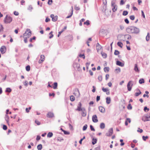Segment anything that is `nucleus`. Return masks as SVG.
I'll list each match as a JSON object with an SVG mask.
<instances>
[{
  "instance_id": "obj_1",
  "label": "nucleus",
  "mask_w": 150,
  "mask_h": 150,
  "mask_svg": "<svg viewBox=\"0 0 150 150\" xmlns=\"http://www.w3.org/2000/svg\"><path fill=\"white\" fill-rule=\"evenodd\" d=\"M31 32L29 29H27L25 32L24 34L23 37L24 38H29L31 35Z\"/></svg>"
},
{
  "instance_id": "obj_2",
  "label": "nucleus",
  "mask_w": 150,
  "mask_h": 150,
  "mask_svg": "<svg viewBox=\"0 0 150 150\" xmlns=\"http://www.w3.org/2000/svg\"><path fill=\"white\" fill-rule=\"evenodd\" d=\"M12 20V18L10 16L6 15L5 17L4 21L5 23H10Z\"/></svg>"
},
{
  "instance_id": "obj_3",
  "label": "nucleus",
  "mask_w": 150,
  "mask_h": 150,
  "mask_svg": "<svg viewBox=\"0 0 150 150\" xmlns=\"http://www.w3.org/2000/svg\"><path fill=\"white\" fill-rule=\"evenodd\" d=\"M150 118V113L146 115L143 116L142 117V120L144 122L146 121H149L150 120L149 118Z\"/></svg>"
},
{
  "instance_id": "obj_4",
  "label": "nucleus",
  "mask_w": 150,
  "mask_h": 150,
  "mask_svg": "<svg viewBox=\"0 0 150 150\" xmlns=\"http://www.w3.org/2000/svg\"><path fill=\"white\" fill-rule=\"evenodd\" d=\"M132 81H129L127 85V87L128 90L129 91H131L132 86L133 85V84L132 83Z\"/></svg>"
},
{
  "instance_id": "obj_5",
  "label": "nucleus",
  "mask_w": 150,
  "mask_h": 150,
  "mask_svg": "<svg viewBox=\"0 0 150 150\" xmlns=\"http://www.w3.org/2000/svg\"><path fill=\"white\" fill-rule=\"evenodd\" d=\"M73 94L77 98L79 97L80 95V93L79 89L76 88L74 89Z\"/></svg>"
},
{
  "instance_id": "obj_6",
  "label": "nucleus",
  "mask_w": 150,
  "mask_h": 150,
  "mask_svg": "<svg viewBox=\"0 0 150 150\" xmlns=\"http://www.w3.org/2000/svg\"><path fill=\"white\" fill-rule=\"evenodd\" d=\"M126 31L129 33H134L133 26H131L129 27L126 29Z\"/></svg>"
},
{
  "instance_id": "obj_7",
  "label": "nucleus",
  "mask_w": 150,
  "mask_h": 150,
  "mask_svg": "<svg viewBox=\"0 0 150 150\" xmlns=\"http://www.w3.org/2000/svg\"><path fill=\"white\" fill-rule=\"evenodd\" d=\"M96 48L97 52L98 53L99 52H100L102 50V47L98 43L97 44Z\"/></svg>"
},
{
  "instance_id": "obj_8",
  "label": "nucleus",
  "mask_w": 150,
  "mask_h": 150,
  "mask_svg": "<svg viewBox=\"0 0 150 150\" xmlns=\"http://www.w3.org/2000/svg\"><path fill=\"white\" fill-rule=\"evenodd\" d=\"M50 17L52 18V20L53 21H56L57 20L58 16H54L53 14L50 15Z\"/></svg>"
},
{
  "instance_id": "obj_9",
  "label": "nucleus",
  "mask_w": 150,
  "mask_h": 150,
  "mask_svg": "<svg viewBox=\"0 0 150 150\" xmlns=\"http://www.w3.org/2000/svg\"><path fill=\"white\" fill-rule=\"evenodd\" d=\"M6 51V48L5 46H2L0 48V51L2 54H4L5 52Z\"/></svg>"
},
{
  "instance_id": "obj_10",
  "label": "nucleus",
  "mask_w": 150,
  "mask_h": 150,
  "mask_svg": "<svg viewBox=\"0 0 150 150\" xmlns=\"http://www.w3.org/2000/svg\"><path fill=\"white\" fill-rule=\"evenodd\" d=\"M133 32L134 33H138L139 32V30L138 28L133 26Z\"/></svg>"
},
{
  "instance_id": "obj_11",
  "label": "nucleus",
  "mask_w": 150,
  "mask_h": 150,
  "mask_svg": "<svg viewBox=\"0 0 150 150\" xmlns=\"http://www.w3.org/2000/svg\"><path fill=\"white\" fill-rule=\"evenodd\" d=\"M92 121L94 122H97L98 120L97 119V117L96 115H93L92 117Z\"/></svg>"
},
{
  "instance_id": "obj_12",
  "label": "nucleus",
  "mask_w": 150,
  "mask_h": 150,
  "mask_svg": "<svg viewBox=\"0 0 150 150\" xmlns=\"http://www.w3.org/2000/svg\"><path fill=\"white\" fill-rule=\"evenodd\" d=\"M81 103L79 102V105L77 107V108L76 109V110L78 111H82L83 109L81 108Z\"/></svg>"
},
{
  "instance_id": "obj_13",
  "label": "nucleus",
  "mask_w": 150,
  "mask_h": 150,
  "mask_svg": "<svg viewBox=\"0 0 150 150\" xmlns=\"http://www.w3.org/2000/svg\"><path fill=\"white\" fill-rule=\"evenodd\" d=\"M102 90L103 92H106V93L107 95H109L110 94L109 90L108 88H103Z\"/></svg>"
},
{
  "instance_id": "obj_14",
  "label": "nucleus",
  "mask_w": 150,
  "mask_h": 150,
  "mask_svg": "<svg viewBox=\"0 0 150 150\" xmlns=\"http://www.w3.org/2000/svg\"><path fill=\"white\" fill-rule=\"evenodd\" d=\"M113 133V130L112 129H111L109 130L108 131V132L106 134V135L107 136H111Z\"/></svg>"
},
{
  "instance_id": "obj_15",
  "label": "nucleus",
  "mask_w": 150,
  "mask_h": 150,
  "mask_svg": "<svg viewBox=\"0 0 150 150\" xmlns=\"http://www.w3.org/2000/svg\"><path fill=\"white\" fill-rule=\"evenodd\" d=\"M112 10L113 11L115 12L116 11L117 9V7L114 5V3L112 4Z\"/></svg>"
},
{
  "instance_id": "obj_16",
  "label": "nucleus",
  "mask_w": 150,
  "mask_h": 150,
  "mask_svg": "<svg viewBox=\"0 0 150 150\" xmlns=\"http://www.w3.org/2000/svg\"><path fill=\"white\" fill-rule=\"evenodd\" d=\"M124 38H125V40H129L131 39V36L127 34L124 35Z\"/></svg>"
},
{
  "instance_id": "obj_17",
  "label": "nucleus",
  "mask_w": 150,
  "mask_h": 150,
  "mask_svg": "<svg viewBox=\"0 0 150 150\" xmlns=\"http://www.w3.org/2000/svg\"><path fill=\"white\" fill-rule=\"evenodd\" d=\"M47 116L49 118L52 117L54 116V114L51 112H49L47 113Z\"/></svg>"
},
{
  "instance_id": "obj_18",
  "label": "nucleus",
  "mask_w": 150,
  "mask_h": 150,
  "mask_svg": "<svg viewBox=\"0 0 150 150\" xmlns=\"http://www.w3.org/2000/svg\"><path fill=\"white\" fill-rule=\"evenodd\" d=\"M128 122L130 123L131 122V120L129 118H127L126 119L125 122V125L127 126L128 125Z\"/></svg>"
},
{
  "instance_id": "obj_19",
  "label": "nucleus",
  "mask_w": 150,
  "mask_h": 150,
  "mask_svg": "<svg viewBox=\"0 0 150 150\" xmlns=\"http://www.w3.org/2000/svg\"><path fill=\"white\" fill-rule=\"evenodd\" d=\"M99 109L100 111L102 112H104L105 111V108L102 106H100L99 107Z\"/></svg>"
},
{
  "instance_id": "obj_20",
  "label": "nucleus",
  "mask_w": 150,
  "mask_h": 150,
  "mask_svg": "<svg viewBox=\"0 0 150 150\" xmlns=\"http://www.w3.org/2000/svg\"><path fill=\"white\" fill-rule=\"evenodd\" d=\"M134 70L135 71L137 72H138L139 71V69L137 67V64H135Z\"/></svg>"
},
{
  "instance_id": "obj_21",
  "label": "nucleus",
  "mask_w": 150,
  "mask_h": 150,
  "mask_svg": "<svg viewBox=\"0 0 150 150\" xmlns=\"http://www.w3.org/2000/svg\"><path fill=\"white\" fill-rule=\"evenodd\" d=\"M57 82H54L53 83V85L52 86V88L54 89H56L57 88Z\"/></svg>"
},
{
  "instance_id": "obj_22",
  "label": "nucleus",
  "mask_w": 150,
  "mask_h": 150,
  "mask_svg": "<svg viewBox=\"0 0 150 150\" xmlns=\"http://www.w3.org/2000/svg\"><path fill=\"white\" fill-rule=\"evenodd\" d=\"M82 112L81 113L83 117H85L86 115V110L84 109L83 110Z\"/></svg>"
},
{
  "instance_id": "obj_23",
  "label": "nucleus",
  "mask_w": 150,
  "mask_h": 150,
  "mask_svg": "<svg viewBox=\"0 0 150 150\" xmlns=\"http://www.w3.org/2000/svg\"><path fill=\"white\" fill-rule=\"evenodd\" d=\"M45 60V58L44 57H41L40 59L38 61V62L39 63H42L43 61H44Z\"/></svg>"
},
{
  "instance_id": "obj_24",
  "label": "nucleus",
  "mask_w": 150,
  "mask_h": 150,
  "mask_svg": "<svg viewBox=\"0 0 150 150\" xmlns=\"http://www.w3.org/2000/svg\"><path fill=\"white\" fill-rule=\"evenodd\" d=\"M106 103L108 104H109L110 103L111 101L110 98V97H107L106 98Z\"/></svg>"
},
{
  "instance_id": "obj_25",
  "label": "nucleus",
  "mask_w": 150,
  "mask_h": 150,
  "mask_svg": "<svg viewBox=\"0 0 150 150\" xmlns=\"http://www.w3.org/2000/svg\"><path fill=\"white\" fill-rule=\"evenodd\" d=\"M121 70L120 68H117V69H115V72L116 73H118L120 72Z\"/></svg>"
},
{
  "instance_id": "obj_26",
  "label": "nucleus",
  "mask_w": 150,
  "mask_h": 150,
  "mask_svg": "<svg viewBox=\"0 0 150 150\" xmlns=\"http://www.w3.org/2000/svg\"><path fill=\"white\" fill-rule=\"evenodd\" d=\"M100 127L102 129H103L105 127V125L103 123H101L100 125Z\"/></svg>"
},
{
  "instance_id": "obj_27",
  "label": "nucleus",
  "mask_w": 150,
  "mask_h": 150,
  "mask_svg": "<svg viewBox=\"0 0 150 150\" xmlns=\"http://www.w3.org/2000/svg\"><path fill=\"white\" fill-rule=\"evenodd\" d=\"M97 140L96 139L93 138L92 140V144L94 145L96 144L97 142Z\"/></svg>"
},
{
  "instance_id": "obj_28",
  "label": "nucleus",
  "mask_w": 150,
  "mask_h": 150,
  "mask_svg": "<svg viewBox=\"0 0 150 150\" xmlns=\"http://www.w3.org/2000/svg\"><path fill=\"white\" fill-rule=\"evenodd\" d=\"M53 32L52 31L49 34V38L50 39H51L53 37V35L52 34Z\"/></svg>"
},
{
  "instance_id": "obj_29",
  "label": "nucleus",
  "mask_w": 150,
  "mask_h": 150,
  "mask_svg": "<svg viewBox=\"0 0 150 150\" xmlns=\"http://www.w3.org/2000/svg\"><path fill=\"white\" fill-rule=\"evenodd\" d=\"M42 148V145L41 144H39L37 146V149L39 150H41Z\"/></svg>"
},
{
  "instance_id": "obj_30",
  "label": "nucleus",
  "mask_w": 150,
  "mask_h": 150,
  "mask_svg": "<svg viewBox=\"0 0 150 150\" xmlns=\"http://www.w3.org/2000/svg\"><path fill=\"white\" fill-rule=\"evenodd\" d=\"M53 136V134L52 132H49L47 135V136L48 137H52Z\"/></svg>"
},
{
  "instance_id": "obj_31",
  "label": "nucleus",
  "mask_w": 150,
  "mask_h": 150,
  "mask_svg": "<svg viewBox=\"0 0 150 150\" xmlns=\"http://www.w3.org/2000/svg\"><path fill=\"white\" fill-rule=\"evenodd\" d=\"M70 100L72 101H74L75 100V97H74V96H71L70 97Z\"/></svg>"
},
{
  "instance_id": "obj_32",
  "label": "nucleus",
  "mask_w": 150,
  "mask_h": 150,
  "mask_svg": "<svg viewBox=\"0 0 150 150\" xmlns=\"http://www.w3.org/2000/svg\"><path fill=\"white\" fill-rule=\"evenodd\" d=\"M64 140L62 137H59L57 138V140L59 142H61Z\"/></svg>"
},
{
  "instance_id": "obj_33",
  "label": "nucleus",
  "mask_w": 150,
  "mask_h": 150,
  "mask_svg": "<svg viewBox=\"0 0 150 150\" xmlns=\"http://www.w3.org/2000/svg\"><path fill=\"white\" fill-rule=\"evenodd\" d=\"M144 79H139V83L140 84H142V83H144Z\"/></svg>"
},
{
  "instance_id": "obj_34",
  "label": "nucleus",
  "mask_w": 150,
  "mask_h": 150,
  "mask_svg": "<svg viewBox=\"0 0 150 150\" xmlns=\"http://www.w3.org/2000/svg\"><path fill=\"white\" fill-rule=\"evenodd\" d=\"M109 68L108 67H105L104 68V71L105 72H108L109 71Z\"/></svg>"
},
{
  "instance_id": "obj_35",
  "label": "nucleus",
  "mask_w": 150,
  "mask_h": 150,
  "mask_svg": "<svg viewBox=\"0 0 150 150\" xmlns=\"http://www.w3.org/2000/svg\"><path fill=\"white\" fill-rule=\"evenodd\" d=\"M150 36L149 33H148L146 37V40L147 41H148L149 40Z\"/></svg>"
},
{
  "instance_id": "obj_36",
  "label": "nucleus",
  "mask_w": 150,
  "mask_h": 150,
  "mask_svg": "<svg viewBox=\"0 0 150 150\" xmlns=\"http://www.w3.org/2000/svg\"><path fill=\"white\" fill-rule=\"evenodd\" d=\"M84 24L85 25H88L90 24V22L88 20L86 21V22H84Z\"/></svg>"
},
{
  "instance_id": "obj_37",
  "label": "nucleus",
  "mask_w": 150,
  "mask_h": 150,
  "mask_svg": "<svg viewBox=\"0 0 150 150\" xmlns=\"http://www.w3.org/2000/svg\"><path fill=\"white\" fill-rule=\"evenodd\" d=\"M142 93V92L141 91H139V92H137L135 93V96H138L140 94H141Z\"/></svg>"
},
{
  "instance_id": "obj_38",
  "label": "nucleus",
  "mask_w": 150,
  "mask_h": 150,
  "mask_svg": "<svg viewBox=\"0 0 150 150\" xmlns=\"http://www.w3.org/2000/svg\"><path fill=\"white\" fill-rule=\"evenodd\" d=\"M128 13V11H124L122 13V15L124 16H126L127 15Z\"/></svg>"
},
{
  "instance_id": "obj_39",
  "label": "nucleus",
  "mask_w": 150,
  "mask_h": 150,
  "mask_svg": "<svg viewBox=\"0 0 150 150\" xmlns=\"http://www.w3.org/2000/svg\"><path fill=\"white\" fill-rule=\"evenodd\" d=\"M119 52L117 50H115L114 52V54L115 55H117L119 54Z\"/></svg>"
},
{
  "instance_id": "obj_40",
  "label": "nucleus",
  "mask_w": 150,
  "mask_h": 150,
  "mask_svg": "<svg viewBox=\"0 0 150 150\" xmlns=\"http://www.w3.org/2000/svg\"><path fill=\"white\" fill-rule=\"evenodd\" d=\"M127 109H128V110H131L132 109V107L131 105V104L130 103H129L127 107Z\"/></svg>"
},
{
  "instance_id": "obj_41",
  "label": "nucleus",
  "mask_w": 150,
  "mask_h": 150,
  "mask_svg": "<svg viewBox=\"0 0 150 150\" xmlns=\"http://www.w3.org/2000/svg\"><path fill=\"white\" fill-rule=\"evenodd\" d=\"M31 107H29L28 108H26L25 109V111L27 113H28L30 111V110L31 109Z\"/></svg>"
},
{
  "instance_id": "obj_42",
  "label": "nucleus",
  "mask_w": 150,
  "mask_h": 150,
  "mask_svg": "<svg viewBox=\"0 0 150 150\" xmlns=\"http://www.w3.org/2000/svg\"><path fill=\"white\" fill-rule=\"evenodd\" d=\"M26 70L27 71H29L30 70V66L28 65L26 67Z\"/></svg>"
},
{
  "instance_id": "obj_43",
  "label": "nucleus",
  "mask_w": 150,
  "mask_h": 150,
  "mask_svg": "<svg viewBox=\"0 0 150 150\" xmlns=\"http://www.w3.org/2000/svg\"><path fill=\"white\" fill-rule=\"evenodd\" d=\"M116 64L117 65L122 66V64L121 62L119 61H117L116 62Z\"/></svg>"
},
{
  "instance_id": "obj_44",
  "label": "nucleus",
  "mask_w": 150,
  "mask_h": 150,
  "mask_svg": "<svg viewBox=\"0 0 150 150\" xmlns=\"http://www.w3.org/2000/svg\"><path fill=\"white\" fill-rule=\"evenodd\" d=\"M100 52H101V54L102 56H106L107 55L106 53L103 52L102 51Z\"/></svg>"
},
{
  "instance_id": "obj_45",
  "label": "nucleus",
  "mask_w": 150,
  "mask_h": 150,
  "mask_svg": "<svg viewBox=\"0 0 150 150\" xmlns=\"http://www.w3.org/2000/svg\"><path fill=\"white\" fill-rule=\"evenodd\" d=\"M130 19L132 20H133L134 19L135 16L134 15L130 16H129Z\"/></svg>"
},
{
  "instance_id": "obj_46",
  "label": "nucleus",
  "mask_w": 150,
  "mask_h": 150,
  "mask_svg": "<svg viewBox=\"0 0 150 150\" xmlns=\"http://www.w3.org/2000/svg\"><path fill=\"white\" fill-rule=\"evenodd\" d=\"M149 110V109L148 108L146 107H145L144 108V110L146 112H147Z\"/></svg>"
},
{
  "instance_id": "obj_47",
  "label": "nucleus",
  "mask_w": 150,
  "mask_h": 150,
  "mask_svg": "<svg viewBox=\"0 0 150 150\" xmlns=\"http://www.w3.org/2000/svg\"><path fill=\"white\" fill-rule=\"evenodd\" d=\"M35 122L38 125H40V122L37 120H35Z\"/></svg>"
},
{
  "instance_id": "obj_48",
  "label": "nucleus",
  "mask_w": 150,
  "mask_h": 150,
  "mask_svg": "<svg viewBox=\"0 0 150 150\" xmlns=\"http://www.w3.org/2000/svg\"><path fill=\"white\" fill-rule=\"evenodd\" d=\"M87 126L86 125H85L83 126V131H85L87 129Z\"/></svg>"
},
{
  "instance_id": "obj_49",
  "label": "nucleus",
  "mask_w": 150,
  "mask_h": 150,
  "mask_svg": "<svg viewBox=\"0 0 150 150\" xmlns=\"http://www.w3.org/2000/svg\"><path fill=\"white\" fill-rule=\"evenodd\" d=\"M148 137L147 136H142V138L144 141H146V139L148 138Z\"/></svg>"
},
{
  "instance_id": "obj_50",
  "label": "nucleus",
  "mask_w": 150,
  "mask_h": 150,
  "mask_svg": "<svg viewBox=\"0 0 150 150\" xmlns=\"http://www.w3.org/2000/svg\"><path fill=\"white\" fill-rule=\"evenodd\" d=\"M98 79L100 81H101L102 80V77L101 76H98Z\"/></svg>"
},
{
  "instance_id": "obj_51",
  "label": "nucleus",
  "mask_w": 150,
  "mask_h": 150,
  "mask_svg": "<svg viewBox=\"0 0 150 150\" xmlns=\"http://www.w3.org/2000/svg\"><path fill=\"white\" fill-rule=\"evenodd\" d=\"M117 45L119 46V47H122V43L120 42H117Z\"/></svg>"
},
{
  "instance_id": "obj_52",
  "label": "nucleus",
  "mask_w": 150,
  "mask_h": 150,
  "mask_svg": "<svg viewBox=\"0 0 150 150\" xmlns=\"http://www.w3.org/2000/svg\"><path fill=\"white\" fill-rule=\"evenodd\" d=\"M3 129L6 130L7 129V127L6 125H4L3 127Z\"/></svg>"
},
{
  "instance_id": "obj_53",
  "label": "nucleus",
  "mask_w": 150,
  "mask_h": 150,
  "mask_svg": "<svg viewBox=\"0 0 150 150\" xmlns=\"http://www.w3.org/2000/svg\"><path fill=\"white\" fill-rule=\"evenodd\" d=\"M64 31V30H62V31H60L58 33V37H59L61 33Z\"/></svg>"
},
{
  "instance_id": "obj_54",
  "label": "nucleus",
  "mask_w": 150,
  "mask_h": 150,
  "mask_svg": "<svg viewBox=\"0 0 150 150\" xmlns=\"http://www.w3.org/2000/svg\"><path fill=\"white\" fill-rule=\"evenodd\" d=\"M6 91L8 92H10L11 91V90L10 88H6Z\"/></svg>"
},
{
  "instance_id": "obj_55",
  "label": "nucleus",
  "mask_w": 150,
  "mask_h": 150,
  "mask_svg": "<svg viewBox=\"0 0 150 150\" xmlns=\"http://www.w3.org/2000/svg\"><path fill=\"white\" fill-rule=\"evenodd\" d=\"M109 74H106L105 76V79L107 80L109 78Z\"/></svg>"
},
{
  "instance_id": "obj_56",
  "label": "nucleus",
  "mask_w": 150,
  "mask_h": 150,
  "mask_svg": "<svg viewBox=\"0 0 150 150\" xmlns=\"http://www.w3.org/2000/svg\"><path fill=\"white\" fill-rule=\"evenodd\" d=\"M90 128H91V130L93 131H95V129L93 127V126L92 125H91L90 126Z\"/></svg>"
},
{
  "instance_id": "obj_57",
  "label": "nucleus",
  "mask_w": 150,
  "mask_h": 150,
  "mask_svg": "<svg viewBox=\"0 0 150 150\" xmlns=\"http://www.w3.org/2000/svg\"><path fill=\"white\" fill-rule=\"evenodd\" d=\"M125 22L127 24H128L129 23V22L127 18H126L125 19Z\"/></svg>"
},
{
  "instance_id": "obj_58",
  "label": "nucleus",
  "mask_w": 150,
  "mask_h": 150,
  "mask_svg": "<svg viewBox=\"0 0 150 150\" xmlns=\"http://www.w3.org/2000/svg\"><path fill=\"white\" fill-rule=\"evenodd\" d=\"M126 47L127 48V49L128 50H130L131 48L129 45H127Z\"/></svg>"
},
{
  "instance_id": "obj_59",
  "label": "nucleus",
  "mask_w": 150,
  "mask_h": 150,
  "mask_svg": "<svg viewBox=\"0 0 150 150\" xmlns=\"http://www.w3.org/2000/svg\"><path fill=\"white\" fill-rule=\"evenodd\" d=\"M142 16L144 18H145V16L144 13L143 11H141Z\"/></svg>"
},
{
  "instance_id": "obj_60",
  "label": "nucleus",
  "mask_w": 150,
  "mask_h": 150,
  "mask_svg": "<svg viewBox=\"0 0 150 150\" xmlns=\"http://www.w3.org/2000/svg\"><path fill=\"white\" fill-rule=\"evenodd\" d=\"M75 9L76 10H79L80 8L79 7L77 6L76 5L75 6Z\"/></svg>"
},
{
  "instance_id": "obj_61",
  "label": "nucleus",
  "mask_w": 150,
  "mask_h": 150,
  "mask_svg": "<svg viewBox=\"0 0 150 150\" xmlns=\"http://www.w3.org/2000/svg\"><path fill=\"white\" fill-rule=\"evenodd\" d=\"M52 3V0H48V4L49 5L51 4Z\"/></svg>"
},
{
  "instance_id": "obj_62",
  "label": "nucleus",
  "mask_w": 150,
  "mask_h": 150,
  "mask_svg": "<svg viewBox=\"0 0 150 150\" xmlns=\"http://www.w3.org/2000/svg\"><path fill=\"white\" fill-rule=\"evenodd\" d=\"M63 132L64 134H69V133L67 131L64 130Z\"/></svg>"
},
{
  "instance_id": "obj_63",
  "label": "nucleus",
  "mask_w": 150,
  "mask_h": 150,
  "mask_svg": "<svg viewBox=\"0 0 150 150\" xmlns=\"http://www.w3.org/2000/svg\"><path fill=\"white\" fill-rule=\"evenodd\" d=\"M14 14L16 16H18L19 15V13L16 11L14 12Z\"/></svg>"
},
{
  "instance_id": "obj_64",
  "label": "nucleus",
  "mask_w": 150,
  "mask_h": 150,
  "mask_svg": "<svg viewBox=\"0 0 150 150\" xmlns=\"http://www.w3.org/2000/svg\"><path fill=\"white\" fill-rule=\"evenodd\" d=\"M95 150H100V146H98V147H96L95 148Z\"/></svg>"
}]
</instances>
